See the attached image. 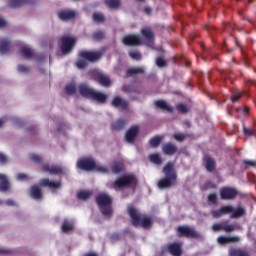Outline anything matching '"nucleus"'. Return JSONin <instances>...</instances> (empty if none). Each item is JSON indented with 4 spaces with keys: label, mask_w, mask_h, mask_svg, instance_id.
I'll return each instance as SVG.
<instances>
[{
    "label": "nucleus",
    "mask_w": 256,
    "mask_h": 256,
    "mask_svg": "<svg viewBox=\"0 0 256 256\" xmlns=\"http://www.w3.org/2000/svg\"><path fill=\"white\" fill-rule=\"evenodd\" d=\"M93 20L96 22V23H101L102 21H105V16L101 13H95L93 15Z\"/></svg>",
    "instance_id": "obj_39"
},
{
    "label": "nucleus",
    "mask_w": 256,
    "mask_h": 256,
    "mask_svg": "<svg viewBox=\"0 0 256 256\" xmlns=\"http://www.w3.org/2000/svg\"><path fill=\"white\" fill-rule=\"evenodd\" d=\"M2 203H3V201H2V200H0V205H2Z\"/></svg>",
    "instance_id": "obj_63"
},
{
    "label": "nucleus",
    "mask_w": 256,
    "mask_h": 256,
    "mask_svg": "<svg viewBox=\"0 0 256 256\" xmlns=\"http://www.w3.org/2000/svg\"><path fill=\"white\" fill-rule=\"evenodd\" d=\"M96 201L104 217L111 216L113 213V209H111V196L105 193H101L96 198Z\"/></svg>",
    "instance_id": "obj_6"
},
{
    "label": "nucleus",
    "mask_w": 256,
    "mask_h": 256,
    "mask_svg": "<svg viewBox=\"0 0 256 256\" xmlns=\"http://www.w3.org/2000/svg\"><path fill=\"white\" fill-rule=\"evenodd\" d=\"M241 95L240 91H234L232 94V101H239V99H241Z\"/></svg>",
    "instance_id": "obj_46"
},
{
    "label": "nucleus",
    "mask_w": 256,
    "mask_h": 256,
    "mask_svg": "<svg viewBox=\"0 0 256 256\" xmlns=\"http://www.w3.org/2000/svg\"><path fill=\"white\" fill-rule=\"evenodd\" d=\"M30 159H32L34 161V163H41V156H39L37 154H32L30 156Z\"/></svg>",
    "instance_id": "obj_50"
},
{
    "label": "nucleus",
    "mask_w": 256,
    "mask_h": 256,
    "mask_svg": "<svg viewBox=\"0 0 256 256\" xmlns=\"http://www.w3.org/2000/svg\"><path fill=\"white\" fill-rule=\"evenodd\" d=\"M79 91L82 97L94 99V101H97L98 103H105V101H107V94H103L101 92H97L91 88H88L85 84L79 86Z\"/></svg>",
    "instance_id": "obj_5"
},
{
    "label": "nucleus",
    "mask_w": 256,
    "mask_h": 256,
    "mask_svg": "<svg viewBox=\"0 0 256 256\" xmlns=\"http://www.w3.org/2000/svg\"><path fill=\"white\" fill-rule=\"evenodd\" d=\"M40 185H41V187H50L52 190L61 188V182L51 181L47 178L41 179Z\"/></svg>",
    "instance_id": "obj_15"
},
{
    "label": "nucleus",
    "mask_w": 256,
    "mask_h": 256,
    "mask_svg": "<svg viewBox=\"0 0 256 256\" xmlns=\"http://www.w3.org/2000/svg\"><path fill=\"white\" fill-rule=\"evenodd\" d=\"M91 195H93V192H91L89 190H81L78 192L77 197L81 201H87V199H89V197H91Z\"/></svg>",
    "instance_id": "obj_27"
},
{
    "label": "nucleus",
    "mask_w": 256,
    "mask_h": 256,
    "mask_svg": "<svg viewBox=\"0 0 256 256\" xmlns=\"http://www.w3.org/2000/svg\"><path fill=\"white\" fill-rule=\"evenodd\" d=\"M174 139H176V141H183L185 139V135L184 134H174Z\"/></svg>",
    "instance_id": "obj_52"
},
{
    "label": "nucleus",
    "mask_w": 256,
    "mask_h": 256,
    "mask_svg": "<svg viewBox=\"0 0 256 256\" xmlns=\"http://www.w3.org/2000/svg\"><path fill=\"white\" fill-rule=\"evenodd\" d=\"M176 151H177V147H175V145H173L171 143L165 144L163 146V152L166 155H173V153H175Z\"/></svg>",
    "instance_id": "obj_26"
},
{
    "label": "nucleus",
    "mask_w": 256,
    "mask_h": 256,
    "mask_svg": "<svg viewBox=\"0 0 256 256\" xmlns=\"http://www.w3.org/2000/svg\"><path fill=\"white\" fill-rule=\"evenodd\" d=\"M112 105L114 107H118L119 109H127L128 107L127 101L121 99L120 97L114 98Z\"/></svg>",
    "instance_id": "obj_24"
},
{
    "label": "nucleus",
    "mask_w": 256,
    "mask_h": 256,
    "mask_svg": "<svg viewBox=\"0 0 256 256\" xmlns=\"http://www.w3.org/2000/svg\"><path fill=\"white\" fill-rule=\"evenodd\" d=\"M3 123H5V121H3V119H0V127L3 126Z\"/></svg>",
    "instance_id": "obj_61"
},
{
    "label": "nucleus",
    "mask_w": 256,
    "mask_h": 256,
    "mask_svg": "<svg viewBox=\"0 0 256 256\" xmlns=\"http://www.w3.org/2000/svg\"><path fill=\"white\" fill-rule=\"evenodd\" d=\"M96 80L100 85H103V87H109V85H111V79L101 72H96Z\"/></svg>",
    "instance_id": "obj_17"
},
{
    "label": "nucleus",
    "mask_w": 256,
    "mask_h": 256,
    "mask_svg": "<svg viewBox=\"0 0 256 256\" xmlns=\"http://www.w3.org/2000/svg\"><path fill=\"white\" fill-rule=\"evenodd\" d=\"M7 161V157L5 156V154L0 153V163H6Z\"/></svg>",
    "instance_id": "obj_55"
},
{
    "label": "nucleus",
    "mask_w": 256,
    "mask_h": 256,
    "mask_svg": "<svg viewBox=\"0 0 256 256\" xmlns=\"http://www.w3.org/2000/svg\"><path fill=\"white\" fill-rule=\"evenodd\" d=\"M161 137L159 136H156L152 139H150V145L151 147H158L159 146V143H161Z\"/></svg>",
    "instance_id": "obj_40"
},
{
    "label": "nucleus",
    "mask_w": 256,
    "mask_h": 256,
    "mask_svg": "<svg viewBox=\"0 0 256 256\" xmlns=\"http://www.w3.org/2000/svg\"><path fill=\"white\" fill-rule=\"evenodd\" d=\"M124 91H127V88H126V87H124Z\"/></svg>",
    "instance_id": "obj_64"
},
{
    "label": "nucleus",
    "mask_w": 256,
    "mask_h": 256,
    "mask_svg": "<svg viewBox=\"0 0 256 256\" xmlns=\"http://www.w3.org/2000/svg\"><path fill=\"white\" fill-rule=\"evenodd\" d=\"M6 205H8L9 207H12L13 205H15V202L13 200H11V199H8L6 201Z\"/></svg>",
    "instance_id": "obj_57"
},
{
    "label": "nucleus",
    "mask_w": 256,
    "mask_h": 256,
    "mask_svg": "<svg viewBox=\"0 0 256 256\" xmlns=\"http://www.w3.org/2000/svg\"><path fill=\"white\" fill-rule=\"evenodd\" d=\"M0 253H5V250H0Z\"/></svg>",
    "instance_id": "obj_62"
},
{
    "label": "nucleus",
    "mask_w": 256,
    "mask_h": 256,
    "mask_svg": "<svg viewBox=\"0 0 256 256\" xmlns=\"http://www.w3.org/2000/svg\"><path fill=\"white\" fill-rule=\"evenodd\" d=\"M177 233L179 237H194L195 239L199 237V234L197 233V231H194V229L189 226L178 227Z\"/></svg>",
    "instance_id": "obj_9"
},
{
    "label": "nucleus",
    "mask_w": 256,
    "mask_h": 256,
    "mask_svg": "<svg viewBox=\"0 0 256 256\" xmlns=\"http://www.w3.org/2000/svg\"><path fill=\"white\" fill-rule=\"evenodd\" d=\"M211 187H212V188H215V184H213V183H211V182H207V183L205 184V189H211Z\"/></svg>",
    "instance_id": "obj_56"
},
{
    "label": "nucleus",
    "mask_w": 256,
    "mask_h": 256,
    "mask_svg": "<svg viewBox=\"0 0 256 256\" xmlns=\"http://www.w3.org/2000/svg\"><path fill=\"white\" fill-rule=\"evenodd\" d=\"M5 25H7V22L5 21V19L0 18V27H5Z\"/></svg>",
    "instance_id": "obj_58"
},
{
    "label": "nucleus",
    "mask_w": 256,
    "mask_h": 256,
    "mask_svg": "<svg viewBox=\"0 0 256 256\" xmlns=\"http://www.w3.org/2000/svg\"><path fill=\"white\" fill-rule=\"evenodd\" d=\"M168 251L173 256H181V243H173L168 246Z\"/></svg>",
    "instance_id": "obj_21"
},
{
    "label": "nucleus",
    "mask_w": 256,
    "mask_h": 256,
    "mask_svg": "<svg viewBox=\"0 0 256 256\" xmlns=\"http://www.w3.org/2000/svg\"><path fill=\"white\" fill-rule=\"evenodd\" d=\"M137 179L134 175H127L122 178H119L114 182V189H121L123 187H133L136 185Z\"/></svg>",
    "instance_id": "obj_7"
},
{
    "label": "nucleus",
    "mask_w": 256,
    "mask_h": 256,
    "mask_svg": "<svg viewBox=\"0 0 256 256\" xmlns=\"http://www.w3.org/2000/svg\"><path fill=\"white\" fill-rule=\"evenodd\" d=\"M85 256H97V254L96 253H88Z\"/></svg>",
    "instance_id": "obj_60"
},
{
    "label": "nucleus",
    "mask_w": 256,
    "mask_h": 256,
    "mask_svg": "<svg viewBox=\"0 0 256 256\" xmlns=\"http://www.w3.org/2000/svg\"><path fill=\"white\" fill-rule=\"evenodd\" d=\"M144 12L146 13V15H151V8L146 7V8L144 9Z\"/></svg>",
    "instance_id": "obj_59"
},
{
    "label": "nucleus",
    "mask_w": 256,
    "mask_h": 256,
    "mask_svg": "<svg viewBox=\"0 0 256 256\" xmlns=\"http://www.w3.org/2000/svg\"><path fill=\"white\" fill-rule=\"evenodd\" d=\"M124 45H141V37L138 35H128L123 39Z\"/></svg>",
    "instance_id": "obj_14"
},
{
    "label": "nucleus",
    "mask_w": 256,
    "mask_h": 256,
    "mask_svg": "<svg viewBox=\"0 0 256 256\" xmlns=\"http://www.w3.org/2000/svg\"><path fill=\"white\" fill-rule=\"evenodd\" d=\"M9 189V180L7 176L0 174V191L5 192Z\"/></svg>",
    "instance_id": "obj_25"
},
{
    "label": "nucleus",
    "mask_w": 256,
    "mask_h": 256,
    "mask_svg": "<svg viewBox=\"0 0 256 256\" xmlns=\"http://www.w3.org/2000/svg\"><path fill=\"white\" fill-rule=\"evenodd\" d=\"M79 55L82 59H85L86 61H91V62L98 61V59H101V52L99 51L93 52V51L84 50V51H81Z\"/></svg>",
    "instance_id": "obj_11"
},
{
    "label": "nucleus",
    "mask_w": 256,
    "mask_h": 256,
    "mask_svg": "<svg viewBox=\"0 0 256 256\" xmlns=\"http://www.w3.org/2000/svg\"><path fill=\"white\" fill-rule=\"evenodd\" d=\"M77 40L75 37L72 36H63L62 37V45H61V51L64 55H67L68 53H71L73 49V45H75V42Z\"/></svg>",
    "instance_id": "obj_8"
},
{
    "label": "nucleus",
    "mask_w": 256,
    "mask_h": 256,
    "mask_svg": "<svg viewBox=\"0 0 256 256\" xmlns=\"http://www.w3.org/2000/svg\"><path fill=\"white\" fill-rule=\"evenodd\" d=\"M20 55H23L26 59H30V57H33V50L31 48L24 46L19 50Z\"/></svg>",
    "instance_id": "obj_28"
},
{
    "label": "nucleus",
    "mask_w": 256,
    "mask_h": 256,
    "mask_svg": "<svg viewBox=\"0 0 256 256\" xmlns=\"http://www.w3.org/2000/svg\"><path fill=\"white\" fill-rule=\"evenodd\" d=\"M128 213L135 227L140 226L143 227L144 229H148V227L153 225V220H151L150 217L140 214L133 206L128 207Z\"/></svg>",
    "instance_id": "obj_3"
},
{
    "label": "nucleus",
    "mask_w": 256,
    "mask_h": 256,
    "mask_svg": "<svg viewBox=\"0 0 256 256\" xmlns=\"http://www.w3.org/2000/svg\"><path fill=\"white\" fill-rule=\"evenodd\" d=\"M155 106L158 109H162V111H168V113H171V111H173V107H171V105H169L167 102H165V100L156 101Z\"/></svg>",
    "instance_id": "obj_23"
},
{
    "label": "nucleus",
    "mask_w": 256,
    "mask_h": 256,
    "mask_svg": "<svg viewBox=\"0 0 256 256\" xmlns=\"http://www.w3.org/2000/svg\"><path fill=\"white\" fill-rule=\"evenodd\" d=\"M213 231H225L226 233H231L235 231V226L233 225H224V224H214L212 226Z\"/></svg>",
    "instance_id": "obj_18"
},
{
    "label": "nucleus",
    "mask_w": 256,
    "mask_h": 256,
    "mask_svg": "<svg viewBox=\"0 0 256 256\" xmlns=\"http://www.w3.org/2000/svg\"><path fill=\"white\" fill-rule=\"evenodd\" d=\"M141 33L146 39L145 45H147V47H153L154 36L153 31H151V28L144 27L142 28Z\"/></svg>",
    "instance_id": "obj_12"
},
{
    "label": "nucleus",
    "mask_w": 256,
    "mask_h": 256,
    "mask_svg": "<svg viewBox=\"0 0 256 256\" xmlns=\"http://www.w3.org/2000/svg\"><path fill=\"white\" fill-rule=\"evenodd\" d=\"M177 109L180 111V113H187V111H189V108L183 104H178Z\"/></svg>",
    "instance_id": "obj_47"
},
{
    "label": "nucleus",
    "mask_w": 256,
    "mask_h": 256,
    "mask_svg": "<svg viewBox=\"0 0 256 256\" xmlns=\"http://www.w3.org/2000/svg\"><path fill=\"white\" fill-rule=\"evenodd\" d=\"M138 133H139V126L131 127L126 133V141L128 143H133Z\"/></svg>",
    "instance_id": "obj_16"
},
{
    "label": "nucleus",
    "mask_w": 256,
    "mask_h": 256,
    "mask_svg": "<svg viewBox=\"0 0 256 256\" xmlns=\"http://www.w3.org/2000/svg\"><path fill=\"white\" fill-rule=\"evenodd\" d=\"M105 3L110 9H117L121 5V0H105Z\"/></svg>",
    "instance_id": "obj_32"
},
{
    "label": "nucleus",
    "mask_w": 256,
    "mask_h": 256,
    "mask_svg": "<svg viewBox=\"0 0 256 256\" xmlns=\"http://www.w3.org/2000/svg\"><path fill=\"white\" fill-rule=\"evenodd\" d=\"M78 169H82L83 171H97L98 173L107 174L109 173V169L105 166H101L93 160V158H83L77 162Z\"/></svg>",
    "instance_id": "obj_4"
},
{
    "label": "nucleus",
    "mask_w": 256,
    "mask_h": 256,
    "mask_svg": "<svg viewBox=\"0 0 256 256\" xmlns=\"http://www.w3.org/2000/svg\"><path fill=\"white\" fill-rule=\"evenodd\" d=\"M27 0H8V5L10 7H21V5H25Z\"/></svg>",
    "instance_id": "obj_34"
},
{
    "label": "nucleus",
    "mask_w": 256,
    "mask_h": 256,
    "mask_svg": "<svg viewBox=\"0 0 256 256\" xmlns=\"http://www.w3.org/2000/svg\"><path fill=\"white\" fill-rule=\"evenodd\" d=\"M103 37H105V34L101 31H97L93 34V39L95 41H99V40L103 39Z\"/></svg>",
    "instance_id": "obj_42"
},
{
    "label": "nucleus",
    "mask_w": 256,
    "mask_h": 256,
    "mask_svg": "<svg viewBox=\"0 0 256 256\" xmlns=\"http://www.w3.org/2000/svg\"><path fill=\"white\" fill-rule=\"evenodd\" d=\"M230 256H249V252L242 249H231Z\"/></svg>",
    "instance_id": "obj_30"
},
{
    "label": "nucleus",
    "mask_w": 256,
    "mask_h": 256,
    "mask_svg": "<svg viewBox=\"0 0 256 256\" xmlns=\"http://www.w3.org/2000/svg\"><path fill=\"white\" fill-rule=\"evenodd\" d=\"M43 171H48L50 175H59L63 173V169H61V167H58V166L49 167V164L43 165Z\"/></svg>",
    "instance_id": "obj_20"
},
{
    "label": "nucleus",
    "mask_w": 256,
    "mask_h": 256,
    "mask_svg": "<svg viewBox=\"0 0 256 256\" xmlns=\"http://www.w3.org/2000/svg\"><path fill=\"white\" fill-rule=\"evenodd\" d=\"M130 57L132 59H135L136 61H139V59H141V53H139L138 51H132L130 52Z\"/></svg>",
    "instance_id": "obj_44"
},
{
    "label": "nucleus",
    "mask_w": 256,
    "mask_h": 256,
    "mask_svg": "<svg viewBox=\"0 0 256 256\" xmlns=\"http://www.w3.org/2000/svg\"><path fill=\"white\" fill-rule=\"evenodd\" d=\"M207 171H213L215 169V160L209 156L205 157Z\"/></svg>",
    "instance_id": "obj_29"
},
{
    "label": "nucleus",
    "mask_w": 256,
    "mask_h": 256,
    "mask_svg": "<svg viewBox=\"0 0 256 256\" xmlns=\"http://www.w3.org/2000/svg\"><path fill=\"white\" fill-rule=\"evenodd\" d=\"M78 69H85V67H87V60H79L76 63Z\"/></svg>",
    "instance_id": "obj_45"
},
{
    "label": "nucleus",
    "mask_w": 256,
    "mask_h": 256,
    "mask_svg": "<svg viewBox=\"0 0 256 256\" xmlns=\"http://www.w3.org/2000/svg\"><path fill=\"white\" fill-rule=\"evenodd\" d=\"M149 159L151 163H155V165H161V163H163V160H161V156L159 154H151Z\"/></svg>",
    "instance_id": "obj_33"
},
{
    "label": "nucleus",
    "mask_w": 256,
    "mask_h": 256,
    "mask_svg": "<svg viewBox=\"0 0 256 256\" xmlns=\"http://www.w3.org/2000/svg\"><path fill=\"white\" fill-rule=\"evenodd\" d=\"M145 68L140 67V68H130L128 69L127 73L128 75H135L137 73H144Z\"/></svg>",
    "instance_id": "obj_37"
},
{
    "label": "nucleus",
    "mask_w": 256,
    "mask_h": 256,
    "mask_svg": "<svg viewBox=\"0 0 256 256\" xmlns=\"http://www.w3.org/2000/svg\"><path fill=\"white\" fill-rule=\"evenodd\" d=\"M221 199L231 201L237 197V189L231 187H224L220 190Z\"/></svg>",
    "instance_id": "obj_10"
},
{
    "label": "nucleus",
    "mask_w": 256,
    "mask_h": 256,
    "mask_svg": "<svg viewBox=\"0 0 256 256\" xmlns=\"http://www.w3.org/2000/svg\"><path fill=\"white\" fill-rule=\"evenodd\" d=\"M156 65L157 67H166L167 66V61H165V59L158 57L156 59Z\"/></svg>",
    "instance_id": "obj_41"
},
{
    "label": "nucleus",
    "mask_w": 256,
    "mask_h": 256,
    "mask_svg": "<svg viewBox=\"0 0 256 256\" xmlns=\"http://www.w3.org/2000/svg\"><path fill=\"white\" fill-rule=\"evenodd\" d=\"M30 195L32 199H35V201L41 200V197H43V194L41 193V188L39 186L34 185L30 188Z\"/></svg>",
    "instance_id": "obj_19"
},
{
    "label": "nucleus",
    "mask_w": 256,
    "mask_h": 256,
    "mask_svg": "<svg viewBox=\"0 0 256 256\" xmlns=\"http://www.w3.org/2000/svg\"><path fill=\"white\" fill-rule=\"evenodd\" d=\"M122 170H123V163L121 162L114 163L112 167V173H119Z\"/></svg>",
    "instance_id": "obj_38"
},
{
    "label": "nucleus",
    "mask_w": 256,
    "mask_h": 256,
    "mask_svg": "<svg viewBox=\"0 0 256 256\" xmlns=\"http://www.w3.org/2000/svg\"><path fill=\"white\" fill-rule=\"evenodd\" d=\"M16 179H17V181H25V179H27V175L17 174Z\"/></svg>",
    "instance_id": "obj_53"
},
{
    "label": "nucleus",
    "mask_w": 256,
    "mask_h": 256,
    "mask_svg": "<svg viewBox=\"0 0 256 256\" xmlns=\"http://www.w3.org/2000/svg\"><path fill=\"white\" fill-rule=\"evenodd\" d=\"M17 69L20 73H28L29 72V67H27L25 65H18Z\"/></svg>",
    "instance_id": "obj_48"
},
{
    "label": "nucleus",
    "mask_w": 256,
    "mask_h": 256,
    "mask_svg": "<svg viewBox=\"0 0 256 256\" xmlns=\"http://www.w3.org/2000/svg\"><path fill=\"white\" fill-rule=\"evenodd\" d=\"M244 164L249 165L250 167H255L256 166V162L253 161V160H245Z\"/></svg>",
    "instance_id": "obj_54"
},
{
    "label": "nucleus",
    "mask_w": 256,
    "mask_h": 256,
    "mask_svg": "<svg viewBox=\"0 0 256 256\" xmlns=\"http://www.w3.org/2000/svg\"><path fill=\"white\" fill-rule=\"evenodd\" d=\"M211 213L212 216L215 217V219H218V217H223V215H230L231 219H239V217H243V214L245 213V208H243L242 206L234 208L233 206L228 205L222 206L219 210H214Z\"/></svg>",
    "instance_id": "obj_1"
},
{
    "label": "nucleus",
    "mask_w": 256,
    "mask_h": 256,
    "mask_svg": "<svg viewBox=\"0 0 256 256\" xmlns=\"http://www.w3.org/2000/svg\"><path fill=\"white\" fill-rule=\"evenodd\" d=\"M208 201L209 203H213V204L217 203V194H210L208 196Z\"/></svg>",
    "instance_id": "obj_49"
},
{
    "label": "nucleus",
    "mask_w": 256,
    "mask_h": 256,
    "mask_svg": "<svg viewBox=\"0 0 256 256\" xmlns=\"http://www.w3.org/2000/svg\"><path fill=\"white\" fill-rule=\"evenodd\" d=\"M124 125H125V121H123V120H118L117 122H115V123L112 125V127H113L114 129H122V128L124 127Z\"/></svg>",
    "instance_id": "obj_43"
},
{
    "label": "nucleus",
    "mask_w": 256,
    "mask_h": 256,
    "mask_svg": "<svg viewBox=\"0 0 256 256\" xmlns=\"http://www.w3.org/2000/svg\"><path fill=\"white\" fill-rule=\"evenodd\" d=\"M58 16L62 21H69L77 17V12L74 10H62L58 13Z\"/></svg>",
    "instance_id": "obj_13"
},
{
    "label": "nucleus",
    "mask_w": 256,
    "mask_h": 256,
    "mask_svg": "<svg viewBox=\"0 0 256 256\" xmlns=\"http://www.w3.org/2000/svg\"><path fill=\"white\" fill-rule=\"evenodd\" d=\"M10 45L7 39L0 40V53H7Z\"/></svg>",
    "instance_id": "obj_31"
},
{
    "label": "nucleus",
    "mask_w": 256,
    "mask_h": 256,
    "mask_svg": "<svg viewBox=\"0 0 256 256\" xmlns=\"http://www.w3.org/2000/svg\"><path fill=\"white\" fill-rule=\"evenodd\" d=\"M73 229V224L69 221H64L62 224V231L64 233H71V230Z\"/></svg>",
    "instance_id": "obj_35"
},
{
    "label": "nucleus",
    "mask_w": 256,
    "mask_h": 256,
    "mask_svg": "<svg viewBox=\"0 0 256 256\" xmlns=\"http://www.w3.org/2000/svg\"><path fill=\"white\" fill-rule=\"evenodd\" d=\"M244 133L247 137H252V135H255V130L244 128Z\"/></svg>",
    "instance_id": "obj_51"
},
{
    "label": "nucleus",
    "mask_w": 256,
    "mask_h": 256,
    "mask_svg": "<svg viewBox=\"0 0 256 256\" xmlns=\"http://www.w3.org/2000/svg\"><path fill=\"white\" fill-rule=\"evenodd\" d=\"M173 167L174 164L171 162L164 167L163 171L165 178L158 182L159 189H169V187H173V185H175V181H177V174Z\"/></svg>",
    "instance_id": "obj_2"
},
{
    "label": "nucleus",
    "mask_w": 256,
    "mask_h": 256,
    "mask_svg": "<svg viewBox=\"0 0 256 256\" xmlns=\"http://www.w3.org/2000/svg\"><path fill=\"white\" fill-rule=\"evenodd\" d=\"M65 91L68 95H73V93L77 91V86H75L73 83L68 84L65 88Z\"/></svg>",
    "instance_id": "obj_36"
},
{
    "label": "nucleus",
    "mask_w": 256,
    "mask_h": 256,
    "mask_svg": "<svg viewBox=\"0 0 256 256\" xmlns=\"http://www.w3.org/2000/svg\"><path fill=\"white\" fill-rule=\"evenodd\" d=\"M238 241H241L240 237L221 236V237L218 238V243L220 245H226V243H237Z\"/></svg>",
    "instance_id": "obj_22"
}]
</instances>
